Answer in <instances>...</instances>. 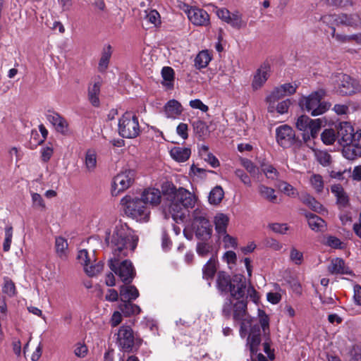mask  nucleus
<instances>
[{
    "label": "nucleus",
    "mask_w": 361,
    "mask_h": 361,
    "mask_svg": "<svg viewBox=\"0 0 361 361\" xmlns=\"http://www.w3.org/2000/svg\"><path fill=\"white\" fill-rule=\"evenodd\" d=\"M259 195L268 202L276 203L277 202V195L274 189L265 185H259L258 187Z\"/></svg>",
    "instance_id": "35"
},
{
    "label": "nucleus",
    "mask_w": 361,
    "mask_h": 361,
    "mask_svg": "<svg viewBox=\"0 0 361 361\" xmlns=\"http://www.w3.org/2000/svg\"><path fill=\"white\" fill-rule=\"evenodd\" d=\"M47 119L58 132L64 134L68 131L67 121L58 113L51 112L49 114Z\"/></svg>",
    "instance_id": "21"
},
{
    "label": "nucleus",
    "mask_w": 361,
    "mask_h": 361,
    "mask_svg": "<svg viewBox=\"0 0 361 361\" xmlns=\"http://www.w3.org/2000/svg\"><path fill=\"white\" fill-rule=\"evenodd\" d=\"M140 197L146 205L149 207H157L161 201V192L155 188H148L143 190Z\"/></svg>",
    "instance_id": "19"
},
{
    "label": "nucleus",
    "mask_w": 361,
    "mask_h": 361,
    "mask_svg": "<svg viewBox=\"0 0 361 361\" xmlns=\"http://www.w3.org/2000/svg\"><path fill=\"white\" fill-rule=\"evenodd\" d=\"M224 196V192L221 186L214 187L209 192L208 199L211 204L216 205L219 204Z\"/></svg>",
    "instance_id": "37"
},
{
    "label": "nucleus",
    "mask_w": 361,
    "mask_h": 361,
    "mask_svg": "<svg viewBox=\"0 0 361 361\" xmlns=\"http://www.w3.org/2000/svg\"><path fill=\"white\" fill-rule=\"evenodd\" d=\"M258 316L259 318L260 324L263 329V331H265L266 329L269 327V318L268 316L265 314V312L261 310H258Z\"/></svg>",
    "instance_id": "62"
},
{
    "label": "nucleus",
    "mask_w": 361,
    "mask_h": 361,
    "mask_svg": "<svg viewBox=\"0 0 361 361\" xmlns=\"http://www.w3.org/2000/svg\"><path fill=\"white\" fill-rule=\"evenodd\" d=\"M118 133L125 138L137 137L140 132L141 128L137 116L131 113L126 112L118 121Z\"/></svg>",
    "instance_id": "6"
},
{
    "label": "nucleus",
    "mask_w": 361,
    "mask_h": 361,
    "mask_svg": "<svg viewBox=\"0 0 361 361\" xmlns=\"http://www.w3.org/2000/svg\"><path fill=\"white\" fill-rule=\"evenodd\" d=\"M276 141L283 148L290 147L295 140V134L293 128L288 125H282L276 130Z\"/></svg>",
    "instance_id": "16"
},
{
    "label": "nucleus",
    "mask_w": 361,
    "mask_h": 361,
    "mask_svg": "<svg viewBox=\"0 0 361 361\" xmlns=\"http://www.w3.org/2000/svg\"><path fill=\"white\" fill-rule=\"evenodd\" d=\"M216 271V260L211 258L206 264L203 267L202 274L203 278L205 279H211L214 276Z\"/></svg>",
    "instance_id": "39"
},
{
    "label": "nucleus",
    "mask_w": 361,
    "mask_h": 361,
    "mask_svg": "<svg viewBox=\"0 0 361 361\" xmlns=\"http://www.w3.org/2000/svg\"><path fill=\"white\" fill-rule=\"evenodd\" d=\"M271 72L269 63H263L255 71L252 80V88L254 90L261 89L267 81Z\"/></svg>",
    "instance_id": "17"
},
{
    "label": "nucleus",
    "mask_w": 361,
    "mask_h": 361,
    "mask_svg": "<svg viewBox=\"0 0 361 361\" xmlns=\"http://www.w3.org/2000/svg\"><path fill=\"white\" fill-rule=\"evenodd\" d=\"M214 12L219 19L229 24L234 28L240 29L246 25L245 22L242 19L241 15L238 12L231 13L226 8H214Z\"/></svg>",
    "instance_id": "15"
},
{
    "label": "nucleus",
    "mask_w": 361,
    "mask_h": 361,
    "mask_svg": "<svg viewBox=\"0 0 361 361\" xmlns=\"http://www.w3.org/2000/svg\"><path fill=\"white\" fill-rule=\"evenodd\" d=\"M216 286L222 293H230L231 296L238 300L233 304L231 299H227L222 312L225 316H230L233 312V319L241 322L240 335L242 338L245 337L251 320L246 318L247 302L243 299L246 289L245 279L242 275H235L231 279L226 273L220 271L217 274Z\"/></svg>",
    "instance_id": "2"
},
{
    "label": "nucleus",
    "mask_w": 361,
    "mask_h": 361,
    "mask_svg": "<svg viewBox=\"0 0 361 361\" xmlns=\"http://www.w3.org/2000/svg\"><path fill=\"white\" fill-rule=\"evenodd\" d=\"M295 127L302 132V139L307 142L317 137L322 128V121L319 118L312 119L307 116L302 115L297 118Z\"/></svg>",
    "instance_id": "7"
},
{
    "label": "nucleus",
    "mask_w": 361,
    "mask_h": 361,
    "mask_svg": "<svg viewBox=\"0 0 361 361\" xmlns=\"http://www.w3.org/2000/svg\"><path fill=\"white\" fill-rule=\"evenodd\" d=\"M305 216L307 219L310 228L315 231H323L326 225L323 219L312 213H307Z\"/></svg>",
    "instance_id": "30"
},
{
    "label": "nucleus",
    "mask_w": 361,
    "mask_h": 361,
    "mask_svg": "<svg viewBox=\"0 0 361 361\" xmlns=\"http://www.w3.org/2000/svg\"><path fill=\"white\" fill-rule=\"evenodd\" d=\"M235 176L247 186L252 185V181L250 177L241 169H236L235 171Z\"/></svg>",
    "instance_id": "57"
},
{
    "label": "nucleus",
    "mask_w": 361,
    "mask_h": 361,
    "mask_svg": "<svg viewBox=\"0 0 361 361\" xmlns=\"http://www.w3.org/2000/svg\"><path fill=\"white\" fill-rule=\"evenodd\" d=\"M317 160L323 166H327L331 161V156L326 152L317 151L315 152Z\"/></svg>",
    "instance_id": "53"
},
{
    "label": "nucleus",
    "mask_w": 361,
    "mask_h": 361,
    "mask_svg": "<svg viewBox=\"0 0 361 361\" xmlns=\"http://www.w3.org/2000/svg\"><path fill=\"white\" fill-rule=\"evenodd\" d=\"M135 171L133 169H124L114 178L112 185V194L117 195L120 192L129 188L134 183Z\"/></svg>",
    "instance_id": "12"
},
{
    "label": "nucleus",
    "mask_w": 361,
    "mask_h": 361,
    "mask_svg": "<svg viewBox=\"0 0 361 361\" xmlns=\"http://www.w3.org/2000/svg\"><path fill=\"white\" fill-rule=\"evenodd\" d=\"M103 267L104 264L101 262L97 263H95V262H92L85 267L84 270L89 276H95L102 272Z\"/></svg>",
    "instance_id": "42"
},
{
    "label": "nucleus",
    "mask_w": 361,
    "mask_h": 361,
    "mask_svg": "<svg viewBox=\"0 0 361 361\" xmlns=\"http://www.w3.org/2000/svg\"><path fill=\"white\" fill-rule=\"evenodd\" d=\"M321 139L326 145L334 144L336 139V135L334 130L331 128L325 129L321 134Z\"/></svg>",
    "instance_id": "46"
},
{
    "label": "nucleus",
    "mask_w": 361,
    "mask_h": 361,
    "mask_svg": "<svg viewBox=\"0 0 361 361\" xmlns=\"http://www.w3.org/2000/svg\"><path fill=\"white\" fill-rule=\"evenodd\" d=\"M357 83L349 75L339 73L335 76L334 89L337 94L345 96L356 92Z\"/></svg>",
    "instance_id": "13"
},
{
    "label": "nucleus",
    "mask_w": 361,
    "mask_h": 361,
    "mask_svg": "<svg viewBox=\"0 0 361 361\" xmlns=\"http://www.w3.org/2000/svg\"><path fill=\"white\" fill-rule=\"evenodd\" d=\"M223 260L226 262L229 266L235 264L237 261L236 254L233 251H227L223 255Z\"/></svg>",
    "instance_id": "58"
},
{
    "label": "nucleus",
    "mask_w": 361,
    "mask_h": 361,
    "mask_svg": "<svg viewBox=\"0 0 361 361\" xmlns=\"http://www.w3.org/2000/svg\"><path fill=\"white\" fill-rule=\"evenodd\" d=\"M146 19L154 26H157L161 23L160 15L155 10L149 11L146 15Z\"/></svg>",
    "instance_id": "52"
},
{
    "label": "nucleus",
    "mask_w": 361,
    "mask_h": 361,
    "mask_svg": "<svg viewBox=\"0 0 361 361\" xmlns=\"http://www.w3.org/2000/svg\"><path fill=\"white\" fill-rule=\"evenodd\" d=\"M212 246L207 243H199L197 245V252L201 257L207 256L211 251Z\"/></svg>",
    "instance_id": "54"
},
{
    "label": "nucleus",
    "mask_w": 361,
    "mask_h": 361,
    "mask_svg": "<svg viewBox=\"0 0 361 361\" xmlns=\"http://www.w3.org/2000/svg\"><path fill=\"white\" fill-rule=\"evenodd\" d=\"M53 154V149L50 147H43L41 150V157L43 161H48Z\"/></svg>",
    "instance_id": "64"
},
{
    "label": "nucleus",
    "mask_w": 361,
    "mask_h": 361,
    "mask_svg": "<svg viewBox=\"0 0 361 361\" xmlns=\"http://www.w3.org/2000/svg\"><path fill=\"white\" fill-rule=\"evenodd\" d=\"M329 25H345L355 29L360 23L359 11L355 13L328 14L321 18Z\"/></svg>",
    "instance_id": "10"
},
{
    "label": "nucleus",
    "mask_w": 361,
    "mask_h": 361,
    "mask_svg": "<svg viewBox=\"0 0 361 361\" xmlns=\"http://www.w3.org/2000/svg\"><path fill=\"white\" fill-rule=\"evenodd\" d=\"M290 104V100L287 99L279 102L276 106H274V111H276L277 113L280 114H283L286 113L288 110V108Z\"/></svg>",
    "instance_id": "56"
},
{
    "label": "nucleus",
    "mask_w": 361,
    "mask_h": 361,
    "mask_svg": "<svg viewBox=\"0 0 361 361\" xmlns=\"http://www.w3.org/2000/svg\"><path fill=\"white\" fill-rule=\"evenodd\" d=\"M241 164L250 174L256 173L257 169V166L250 160L242 159Z\"/></svg>",
    "instance_id": "59"
},
{
    "label": "nucleus",
    "mask_w": 361,
    "mask_h": 361,
    "mask_svg": "<svg viewBox=\"0 0 361 361\" xmlns=\"http://www.w3.org/2000/svg\"><path fill=\"white\" fill-rule=\"evenodd\" d=\"M310 183L316 192H321L322 191L324 188V180L320 175H312L310 178Z\"/></svg>",
    "instance_id": "47"
},
{
    "label": "nucleus",
    "mask_w": 361,
    "mask_h": 361,
    "mask_svg": "<svg viewBox=\"0 0 361 361\" xmlns=\"http://www.w3.org/2000/svg\"><path fill=\"white\" fill-rule=\"evenodd\" d=\"M229 218L224 214H217L214 217L215 229L220 235L226 234Z\"/></svg>",
    "instance_id": "32"
},
{
    "label": "nucleus",
    "mask_w": 361,
    "mask_h": 361,
    "mask_svg": "<svg viewBox=\"0 0 361 361\" xmlns=\"http://www.w3.org/2000/svg\"><path fill=\"white\" fill-rule=\"evenodd\" d=\"M328 271L331 274H350L351 271L345 266L344 261L338 257L334 258L328 265Z\"/></svg>",
    "instance_id": "20"
},
{
    "label": "nucleus",
    "mask_w": 361,
    "mask_h": 361,
    "mask_svg": "<svg viewBox=\"0 0 361 361\" xmlns=\"http://www.w3.org/2000/svg\"><path fill=\"white\" fill-rule=\"evenodd\" d=\"M161 75L163 78V85L168 87H172L173 85L174 71L172 68L166 66L162 68Z\"/></svg>",
    "instance_id": "40"
},
{
    "label": "nucleus",
    "mask_w": 361,
    "mask_h": 361,
    "mask_svg": "<svg viewBox=\"0 0 361 361\" xmlns=\"http://www.w3.org/2000/svg\"><path fill=\"white\" fill-rule=\"evenodd\" d=\"M188 125L183 123H180L176 128L177 133L184 140L186 139L188 136Z\"/></svg>",
    "instance_id": "63"
},
{
    "label": "nucleus",
    "mask_w": 361,
    "mask_h": 361,
    "mask_svg": "<svg viewBox=\"0 0 361 361\" xmlns=\"http://www.w3.org/2000/svg\"><path fill=\"white\" fill-rule=\"evenodd\" d=\"M183 111L181 104L175 99L169 100L164 106V112L168 118H175Z\"/></svg>",
    "instance_id": "27"
},
{
    "label": "nucleus",
    "mask_w": 361,
    "mask_h": 361,
    "mask_svg": "<svg viewBox=\"0 0 361 361\" xmlns=\"http://www.w3.org/2000/svg\"><path fill=\"white\" fill-rule=\"evenodd\" d=\"M118 309L126 317L137 314L141 310L139 306L132 303L131 301L122 299L118 305Z\"/></svg>",
    "instance_id": "28"
},
{
    "label": "nucleus",
    "mask_w": 361,
    "mask_h": 361,
    "mask_svg": "<svg viewBox=\"0 0 361 361\" xmlns=\"http://www.w3.org/2000/svg\"><path fill=\"white\" fill-rule=\"evenodd\" d=\"M190 106L192 109H200L202 112H207L209 107L200 99H193L190 102Z\"/></svg>",
    "instance_id": "60"
},
{
    "label": "nucleus",
    "mask_w": 361,
    "mask_h": 361,
    "mask_svg": "<svg viewBox=\"0 0 361 361\" xmlns=\"http://www.w3.org/2000/svg\"><path fill=\"white\" fill-rule=\"evenodd\" d=\"M338 137L341 145L351 144V142L356 141L355 136L357 138L361 137V133L358 131L356 134L354 133L353 126L348 122L341 123L338 128Z\"/></svg>",
    "instance_id": "18"
},
{
    "label": "nucleus",
    "mask_w": 361,
    "mask_h": 361,
    "mask_svg": "<svg viewBox=\"0 0 361 361\" xmlns=\"http://www.w3.org/2000/svg\"><path fill=\"white\" fill-rule=\"evenodd\" d=\"M2 291L10 298L14 297L16 295L15 284L10 279L4 278Z\"/></svg>",
    "instance_id": "45"
},
{
    "label": "nucleus",
    "mask_w": 361,
    "mask_h": 361,
    "mask_svg": "<svg viewBox=\"0 0 361 361\" xmlns=\"http://www.w3.org/2000/svg\"><path fill=\"white\" fill-rule=\"evenodd\" d=\"M289 259L293 264L300 265L304 261L303 253L296 247H292L290 250Z\"/></svg>",
    "instance_id": "43"
},
{
    "label": "nucleus",
    "mask_w": 361,
    "mask_h": 361,
    "mask_svg": "<svg viewBox=\"0 0 361 361\" xmlns=\"http://www.w3.org/2000/svg\"><path fill=\"white\" fill-rule=\"evenodd\" d=\"M298 85L296 83H284L275 87L266 97L269 112H274V104L286 96L293 94Z\"/></svg>",
    "instance_id": "11"
},
{
    "label": "nucleus",
    "mask_w": 361,
    "mask_h": 361,
    "mask_svg": "<svg viewBox=\"0 0 361 361\" xmlns=\"http://www.w3.org/2000/svg\"><path fill=\"white\" fill-rule=\"evenodd\" d=\"M303 202L315 212H319L322 208V204L310 195L303 198Z\"/></svg>",
    "instance_id": "49"
},
{
    "label": "nucleus",
    "mask_w": 361,
    "mask_h": 361,
    "mask_svg": "<svg viewBox=\"0 0 361 361\" xmlns=\"http://www.w3.org/2000/svg\"><path fill=\"white\" fill-rule=\"evenodd\" d=\"M183 10L193 25L197 26H207L209 25V16L204 10L190 6L188 4H183Z\"/></svg>",
    "instance_id": "14"
},
{
    "label": "nucleus",
    "mask_w": 361,
    "mask_h": 361,
    "mask_svg": "<svg viewBox=\"0 0 361 361\" xmlns=\"http://www.w3.org/2000/svg\"><path fill=\"white\" fill-rule=\"evenodd\" d=\"M83 163L86 171L94 172L97 165V153L94 149H88L85 152Z\"/></svg>",
    "instance_id": "22"
},
{
    "label": "nucleus",
    "mask_w": 361,
    "mask_h": 361,
    "mask_svg": "<svg viewBox=\"0 0 361 361\" xmlns=\"http://www.w3.org/2000/svg\"><path fill=\"white\" fill-rule=\"evenodd\" d=\"M324 243L326 245L334 249H343L345 247L344 243L340 239L332 235L326 236Z\"/></svg>",
    "instance_id": "48"
},
{
    "label": "nucleus",
    "mask_w": 361,
    "mask_h": 361,
    "mask_svg": "<svg viewBox=\"0 0 361 361\" xmlns=\"http://www.w3.org/2000/svg\"><path fill=\"white\" fill-rule=\"evenodd\" d=\"M111 55V46L110 44L105 45L102 49L101 57L98 63V71L100 73H104L107 70Z\"/></svg>",
    "instance_id": "24"
},
{
    "label": "nucleus",
    "mask_w": 361,
    "mask_h": 361,
    "mask_svg": "<svg viewBox=\"0 0 361 361\" xmlns=\"http://www.w3.org/2000/svg\"><path fill=\"white\" fill-rule=\"evenodd\" d=\"M331 192L337 199V204L340 208H345L348 204V197L340 185H334L331 188Z\"/></svg>",
    "instance_id": "29"
},
{
    "label": "nucleus",
    "mask_w": 361,
    "mask_h": 361,
    "mask_svg": "<svg viewBox=\"0 0 361 361\" xmlns=\"http://www.w3.org/2000/svg\"><path fill=\"white\" fill-rule=\"evenodd\" d=\"M211 60L212 56L207 50L201 51L195 59V66L197 69L206 68Z\"/></svg>",
    "instance_id": "36"
},
{
    "label": "nucleus",
    "mask_w": 361,
    "mask_h": 361,
    "mask_svg": "<svg viewBox=\"0 0 361 361\" xmlns=\"http://www.w3.org/2000/svg\"><path fill=\"white\" fill-rule=\"evenodd\" d=\"M55 248L57 255L61 259H66L68 253V245L65 238L60 236L56 237L55 239Z\"/></svg>",
    "instance_id": "34"
},
{
    "label": "nucleus",
    "mask_w": 361,
    "mask_h": 361,
    "mask_svg": "<svg viewBox=\"0 0 361 361\" xmlns=\"http://www.w3.org/2000/svg\"><path fill=\"white\" fill-rule=\"evenodd\" d=\"M106 241L113 248V257L109 260V267L126 284H130L135 276V271L132 262L124 257L134 251L138 238L131 233L126 225L116 226L112 233H106Z\"/></svg>",
    "instance_id": "1"
},
{
    "label": "nucleus",
    "mask_w": 361,
    "mask_h": 361,
    "mask_svg": "<svg viewBox=\"0 0 361 361\" xmlns=\"http://www.w3.org/2000/svg\"><path fill=\"white\" fill-rule=\"evenodd\" d=\"M191 151L188 147H174L170 150V155L177 162H185L190 157Z\"/></svg>",
    "instance_id": "26"
},
{
    "label": "nucleus",
    "mask_w": 361,
    "mask_h": 361,
    "mask_svg": "<svg viewBox=\"0 0 361 361\" xmlns=\"http://www.w3.org/2000/svg\"><path fill=\"white\" fill-rule=\"evenodd\" d=\"M116 342L119 348L123 351L129 353L137 349L141 343V340L135 336L130 326L123 325L117 333Z\"/></svg>",
    "instance_id": "9"
},
{
    "label": "nucleus",
    "mask_w": 361,
    "mask_h": 361,
    "mask_svg": "<svg viewBox=\"0 0 361 361\" xmlns=\"http://www.w3.org/2000/svg\"><path fill=\"white\" fill-rule=\"evenodd\" d=\"M77 259L83 267L90 264L92 262H96L94 252L89 253L85 249H82L78 251Z\"/></svg>",
    "instance_id": "38"
},
{
    "label": "nucleus",
    "mask_w": 361,
    "mask_h": 361,
    "mask_svg": "<svg viewBox=\"0 0 361 361\" xmlns=\"http://www.w3.org/2000/svg\"><path fill=\"white\" fill-rule=\"evenodd\" d=\"M74 353L78 357H84L87 353V348L85 344L77 343L75 346Z\"/></svg>",
    "instance_id": "61"
},
{
    "label": "nucleus",
    "mask_w": 361,
    "mask_h": 361,
    "mask_svg": "<svg viewBox=\"0 0 361 361\" xmlns=\"http://www.w3.org/2000/svg\"><path fill=\"white\" fill-rule=\"evenodd\" d=\"M269 227L272 231L279 234H285L288 230V227L286 224H271L269 225Z\"/></svg>",
    "instance_id": "55"
},
{
    "label": "nucleus",
    "mask_w": 361,
    "mask_h": 361,
    "mask_svg": "<svg viewBox=\"0 0 361 361\" xmlns=\"http://www.w3.org/2000/svg\"><path fill=\"white\" fill-rule=\"evenodd\" d=\"M262 171L268 179L277 180L279 177V171L271 164L262 165Z\"/></svg>",
    "instance_id": "44"
},
{
    "label": "nucleus",
    "mask_w": 361,
    "mask_h": 361,
    "mask_svg": "<svg viewBox=\"0 0 361 361\" xmlns=\"http://www.w3.org/2000/svg\"><path fill=\"white\" fill-rule=\"evenodd\" d=\"M192 227L196 235L200 238L207 240L212 235V226L202 209L197 208L193 211Z\"/></svg>",
    "instance_id": "8"
},
{
    "label": "nucleus",
    "mask_w": 361,
    "mask_h": 361,
    "mask_svg": "<svg viewBox=\"0 0 361 361\" xmlns=\"http://www.w3.org/2000/svg\"><path fill=\"white\" fill-rule=\"evenodd\" d=\"M126 214L138 222H147L150 217V209L141 197L126 195L121 200Z\"/></svg>",
    "instance_id": "4"
},
{
    "label": "nucleus",
    "mask_w": 361,
    "mask_h": 361,
    "mask_svg": "<svg viewBox=\"0 0 361 361\" xmlns=\"http://www.w3.org/2000/svg\"><path fill=\"white\" fill-rule=\"evenodd\" d=\"M101 82L99 81L90 84L88 87V98L91 104L94 106L99 105V95L100 93Z\"/></svg>",
    "instance_id": "31"
},
{
    "label": "nucleus",
    "mask_w": 361,
    "mask_h": 361,
    "mask_svg": "<svg viewBox=\"0 0 361 361\" xmlns=\"http://www.w3.org/2000/svg\"><path fill=\"white\" fill-rule=\"evenodd\" d=\"M277 188L281 192L287 196L294 197L298 195L297 190L286 181L279 182L277 184Z\"/></svg>",
    "instance_id": "41"
},
{
    "label": "nucleus",
    "mask_w": 361,
    "mask_h": 361,
    "mask_svg": "<svg viewBox=\"0 0 361 361\" xmlns=\"http://www.w3.org/2000/svg\"><path fill=\"white\" fill-rule=\"evenodd\" d=\"M261 341L259 329L252 330L247 338V345L249 346L251 355H252L257 350V347Z\"/></svg>",
    "instance_id": "33"
},
{
    "label": "nucleus",
    "mask_w": 361,
    "mask_h": 361,
    "mask_svg": "<svg viewBox=\"0 0 361 361\" xmlns=\"http://www.w3.org/2000/svg\"><path fill=\"white\" fill-rule=\"evenodd\" d=\"M343 146V154L346 159L353 160L361 157V146L357 140Z\"/></svg>",
    "instance_id": "23"
},
{
    "label": "nucleus",
    "mask_w": 361,
    "mask_h": 361,
    "mask_svg": "<svg viewBox=\"0 0 361 361\" xmlns=\"http://www.w3.org/2000/svg\"><path fill=\"white\" fill-rule=\"evenodd\" d=\"M326 92L324 90L313 92L307 97H302L299 100V105L302 110L310 113L312 116L322 115L331 106L330 103L321 102Z\"/></svg>",
    "instance_id": "5"
},
{
    "label": "nucleus",
    "mask_w": 361,
    "mask_h": 361,
    "mask_svg": "<svg viewBox=\"0 0 361 361\" xmlns=\"http://www.w3.org/2000/svg\"><path fill=\"white\" fill-rule=\"evenodd\" d=\"M32 206L38 209L44 210L45 209V203L42 196L37 192H32Z\"/></svg>",
    "instance_id": "50"
},
{
    "label": "nucleus",
    "mask_w": 361,
    "mask_h": 361,
    "mask_svg": "<svg viewBox=\"0 0 361 361\" xmlns=\"http://www.w3.org/2000/svg\"><path fill=\"white\" fill-rule=\"evenodd\" d=\"M13 238V228L11 226L7 227L5 229V238L3 244V249L4 252H8L10 250L11 244Z\"/></svg>",
    "instance_id": "51"
},
{
    "label": "nucleus",
    "mask_w": 361,
    "mask_h": 361,
    "mask_svg": "<svg viewBox=\"0 0 361 361\" xmlns=\"http://www.w3.org/2000/svg\"><path fill=\"white\" fill-rule=\"evenodd\" d=\"M121 299L135 300L139 297V291L135 286L130 284L122 285L119 288Z\"/></svg>",
    "instance_id": "25"
},
{
    "label": "nucleus",
    "mask_w": 361,
    "mask_h": 361,
    "mask_svg": "<svg viewBox=\"0 0 361 361\" xmlns=\"http://www.w3.org/2000/svg\"><path fill=\"white\" fill-rule=\"evenodd\" d=\"M162 192L167 201L169 212L177 223L184 220L187 209L194 207L197 201L196 196L189 190L181 187L177 188L169 182L164 183Z\"/></svg>",
    "instance_id": "3"
}]
</instances>
